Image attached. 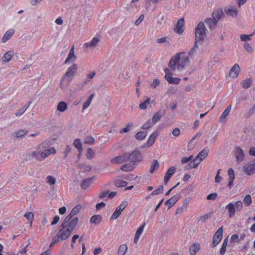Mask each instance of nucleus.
<instances>
[{"instance_id": "obj_43", "label": "nucleus", "mask_w": 255, "mask_h": 255, "mask_svg": "<svg viewBox=\"0 0 255 255\" xmlns=\"http://www.w3.org/2000/svg\"><path fill=\"white\" fill-rule=\"evenodd\" d=\"M243 201L247 206H250L252 203V199L251 196L250 194H248V195H246L244 198Z\"/></svg>"}, {"instance_id": "obj_20", "label": "nucleus", "mask_w": 255, "mask_h": 255, "mask_svg": "<svg viewBox=\"0 0 255 255\" xmlns=\"http://www.w3.org/2000/svg\"><path fill=\"white\" fill-rule=\"evenodd\" d=\"M185 54V52L183 51L176 53L171 57L168 64H179L181 56Z\"/></svg>"}, {"instance_id": "obj_29", "label": "nucleus", "mask_w": 255, "mask_h": 255, "mask_svg": "<svg viewBox=\"0 0 255 255\" xmlns=\"http://www.w3.org/2000/svg\"><path fill=\"white\" fill-rule=\"evenodd\" d=\"M14 32V30L12 29L7 30L2 39V42H6L12 37Z\"/></svg>"}, {"instance_id": "obj_4", "label": "nucleus", "mask_w": 255, "mask_h": 255, "mask_svg": "<svg viewBox=\"0 0 255 255\" xmlns=\"http://www.w3.org/2000/svg\"><path fill=\"white\" fill-rule=\"evenodd\" d=\"M223 238V227L218 229L213 238L212 248H215L221 241Z\"/></svg>"}, {"instance_id": "obj_25", "label": "nucleus", "mask_w": 255, "mask_h": 255, "mask_svg": "<svg viewBox=\"0 0 255 255\" xmlns=\"http://www.w3.org/2000/svg\"><path fill=\"white\" fill-rule=\"evenodd\" d=\"M102 221V217L100 215H94L90 219V222L91 224L98 225Z\"/></svg>"}, {"instance_id": "obj_48", "label": "nucleus", "mask_w": 255, "mask_h": 255, "mask_svg": "<svg viewBox=\"0 0 255 255\" xmlns=\"http://www.w3.org/2000/svg\"><path fill=\"white\" fill-rule=\"evenodd\" d=\"M94 155L95 152L93 150V149L91 148H88L87 149V153L86 155L87 158L90 159L94 156Z\"/></svg>"}, {"instance_id": "obj_41", "label": "nucleus", "mask_w": 255, "mask_h": 255, "mask_svg": "<svg viewBox=\"0 0 255 255\" xmlns=\"http://www.w3.org/2000/svg\"><path fill=\"white\" fill-rule=\"evenodd\" d=\"M253 82V80L251 78L246 79L243 82V87L245 89H248L250 88Z\"/></svg>"}, {"instance_id": "obj_19", "label": "nucleus", "mask_w": 255, "mask_h": 255, "mask_svg": "<svg viewBox=\"0 0 255 255\" xmlns=\"http://www.w3.org/2000/svg\"><path fill=\"white\" fill-rule=\"evenodd\" d=\"M204 22L207 24L211 30L214 29L216 27L218 23L217 22H215L214 19L212 18H206L204 20Z\"/></svg>"}, {"instance_id": "obj_17", "label": "nucleus", "mask_w": 255, "mask_h": 255, "mask_svg": "<svg viewBox=\"0 0 255 255\" xmlns=\"http://www.w3.org/2000/svg\"><path fill=\"white\" fill-rule=\"evenodd\" d=\"M228 174L229 175V183H228V186L230 189H231L234 184V180L235 178V175L234 173V171L233 169V168H230L229 169L228 171Z\"/></svg>"}, {"instance_id": "obj_36", "label": "nucleus", "mask_w": 255, "mask_h": 255, "mask_svg": "<svg viewBox=\"0 0 255 255\" xmlns=\"http://www.w3.org/2000/svg\"><path fill=\"white\" fill-rule=\"evenodd\" d=\"M159 167V162L157 160L154 159L152 161V164L151 165L150 173H153L155 170L158 169Z\"/></svg>"}, {"instance_id": "obj_13", "label": "nucleus", "mask_w": 255, "mask_h": 255, "mask_svg": "<svg viewBox=\"0 0 255 255\" xmlns=\"http://www.w3.org/2000/svg\"><path fill=\"white\" fill-rule=\"evenodd\" d=\"M235 154L236 159L238 161L241 162L244 159V153L243 150L240 147H236L235 149Z\"/></svg>"}, {"instance_id": "obj_60", "label": "nucleus", "mask_w": 255, "mask_h": 255, "mask_svg": "<svg viewBox=\"0 0 255 255\" xmlns=\"http://www.w3.org/2000/svg\"><path fill=\"white\" fill-rule=\"evenodd\" d=\"M60 238H59V237L58 236V235L57 234L54 238L53 239H52V241H51V243L50 245V247H52V246H53L56 243H58V242H59V240H60Z\"/></svg>"}, {"instance_id": "obj_61", "label": "nucleus", "mask_w": 255, "mask_h": 255, "mask_svg": "<svg viewBox=\"0 0 255 255\" xmlns=\"http://www.w3.org/2000/svg\"><path fill=\"white\" fill-rule=\"evenodd\" d=\"M50 154V152L49 149L47 150V152H40V158H41V161L48 157Z\"/></svg>"}, {"instance_id": "obj_28", "label": "nucleus", "mask_w": 255, "mask_h": 255, "mask_svg": "<svg viewBox=\"0 0 255 255\" xmlns=\"http://www.w3.org/2000/svg\"><path fill=\"white\" fill-rule=\"evenodd\" d=\"M155 21L157 23L160 25L165 23L166 19L163 13H159L158 15L155 18Z\"/></svg>"}, {"instance_id": "obj_34", "label": "nucleus", "mask_w": 255, "mask_h": 255, "mask_svg": "<svg viewBox=\"0 0 255 255\" xmlns=\"http://www.w3.org/2000/svg\"><path fill=\"white\" fill-rule=\"evenodd\" d=\"M74 146L78 150L79 152L81 153L82 151V143L79 138H76L74 140L73 142Z\"/></svg>"}, {"instance_id": "obj_15", "label": "nucleus", "mask_w": 255, "mask_h": 255, "mask_svg": "<svg viewBox=\"0 0 255 255\" xmlns=\"http://www.w3.org/2000/svg\"><path fill=\"white\" fill-rule=\"evenodd\" d=\"M15 56H16L17 58V54H16L15 55H14L13 54V52L12 51H9L3 55L2 59L3 62H8L12 58H13V59L14 60L15 58Z\"/></svg>"}, {"instance_id": "obj_40", "label": "nucleus", "mask_w": 255, "mask_h": 255, "mask_svg": "<svg viewBox=\"0 0 255 255\" xmlns=\"http://www.w3.org/2000/svg\"><path fill=\"white\" fill-rule=\"evenodd\" d=\"M128 250V247L126 245L123 244L120 246L118 250V255H125Z\"/></svg>"}, {"instance_id": "obj_12", "label": "nucleus", "mask_w": 255, "mask_h": 255, "mask_svg": "<svg viewBox=\"0 0 255 255\" xmlns=\"http://www.w3.org/2000/svg\"><path fill=\"white\" fill-rule=\"evenodd\" d=\"M209 152V150L208 147L204 148L199 152L197 155L193 159V161H195L198 158H199L200 161H203V159L208 156Z\"/></svg>"}, {"instance_id": "obj_24", "label": "nucleus", "mask_w": 255, "mask_h": 255, "mask_svg": "<svg viewBox=\"0 0 255 255\" xmlns=\"http://www.w3.org/2000/svg\"><path fill=\"white\" fill-rule=\"evenodd\" d=\"M200 246L199 243L192 244L189 248V252L191 255H196L197 253L199 251Z\"/></svg>"}, {"instance_id": "obj_16", "label": "nucleus", "mask_w": 255, "mask_h": 255, "mask_svg": "<svg viewBox=\"0 0 255 255\" xmlns=\"http://www.w3.org/2000/svg\"><path fill=\"white\" fill-rule=\"evenodd\" d=\"M76 57L74 54V46L70 49L69 53L68 55L67 58L66 59L64 64H66L67 63L74 62L75 61Z\"/></svg>"}, {"instance_id": "obj_51", "label": "nucleus", "mask_w": 255, "mask_h": 255, "mask_svg": "<svg viewBox=\"0 0 255 255\" xmlns=\"http://www.w3.org/2000/svg\"><path fill=\"white\" fill-rule=\"evenodd\" d=\"M153 123H152V122L151 123L150 120H149L142 126L141 128L142 129H148L153 126Z\"/></svg>"}, {"instance_id": "obj_35", "label": "nucleus", "mask_w": 255, "mask_h": 255, "mask_svg": "<svg viewBox=\"0 0 255 255\" xmlns=\"http://www.w3.org/2000/svg\"><path fill=\"white\" fill-rule=\"evenodd\" d=\"M147 132L144 131H140L135 134V137L136 139L138 140H141L145 138L146 136L147 135Z\"/></svg>"}, {"instance_id": "obj_3", "label": "nucleus", "mask_w": 255, "mask_h": 255, "mask_svg": "<svg viewBox=\"0 0 255 255\" xmlns=\"http://www.w3.org/2000/svg\"><path fill=\"white\" fill-rule=\"evenodd\" d=\"M142 160V157L140 152L137 149L134 150L130 154L128 153V161L132 163V165L135 164L137 162L141 161Z\"/></svg>"}, {"instance_id": "obj_45", "label": "nucleus", "mask_w": 255, "mask_h": 255, "mask_svg": "<svg viewBox=\"0 0 255 255\" xmlns=\"http://www.w3.org/2000/svg\"><path fill=\"white\" fill-rule=\"evenodd\" d=\"M78 167L79 168L83 169L84 171H89L92 169V166L81 163L78 164Z\"/></svg>"}, {"instance_id": "obj_23", "label": "nucleus", "mask_w": 255, "mask_h": 255, "mask_svg": "<svg viewBox=\"0 0 255 255\" xmlns=\"http://www.w3.org/2000/svg\"><path fill=\"white\" fill-rule=\"evenodd\" d=\"M158 133L157 131H155L151 133V134L150 135L148 141L146 143V146L147 147H150L152 146L153 143L155 142V140L156 138L158 136Z\"/></svg>"}, {"instance_id": "obj_53", "label": "nucleus", "mask_w": 255, "mask_h": 255, "mask_svg": "<svg viewBox=\"0 0 255 255\" xmlns=\"http://www.w3.org/2000/svg\"><path fill=\"white\" fill-rule=\"evenodd\" d=\"M128 203L127 201H124L120 205H119L117 209L122 212V211L125 209V208L128 206Z\"/></svg>"}, {"instance_id": "obj_58", "label": "nucleus", "mask_w": 255, "mask_h": 255, "mask_svg": "<svg viewBox=\"0 0 255 255\" xmlns=\"http://www.w3.org/2000/svg\"><path fill=\"white\" fill-rule=\"evenodd\" d=\"M94 141L95 139L93 137L91 136H87L85 137L84 139V143L92 144L94 142Z\"/></svg>"}, {"instance_id": "obj_27", "label": "nucleus", "mask_w": 255, "mask_h": 255, "mask_svg": "<svg viewBox=\"0 0 255 255\" xmlns=\"http://www.w3.org/2000/svg\"><path fill=\"white\" fill-rule=\"evenodd\" d=\"M231 109V105L229 106L223 112L222 115L220 118V122L221 123H224L226 122V118L229 115Z\"/></svg>"}, {"instance_id": "obj_30", "label": "nucleus", "mask_w": 255, "mask_h": 255, "mask_svg": "<svg viewBox=\"0 0 255 255\" xmlns=\"http://www.w3.org/2000/svg\"><path fill=\"white\" fill-rule=\"evenodd\" d=\"M67 109V104L64 101L60 102L57 106V109L60 112H64Z\"/></svg>"}, {"instance_id": "obj_11", "label": "nucleus", "mask_w": 255, "mask_h": 255, "mask_svg": "<svg viewBox=\"0 0 255 255\" xmlns=\"http://www.w3.org/2000/svg\"><path fill=\"white\" fill-rule=\"evenodd\" d=\"M184 18L180 19L176 24L174 31L178 34H181L184 31Z\"/></svg>"}, {"instance_id": "obj_26", "label": "nucleus", "mask_w": 255, "mask_h": 255, "mask_svg": "<svg viewBox=\"0 0 255 255\" xmlns=\"http://www.w3.org/2000/svg\"><path fill=\"white\" fill-rule=\"evenodd\" d=\"M225 11L227 15L234 17L237 15L238 10L237 8L231 7L225 8Z\"/></svg>"}, {"instance_id": "obj_44", "label": "nucleus", "mask_w": 255, "mask_h": 255, "mask_svg": "<svg viewBox=\"0 0 255 255\" xmlns=\"http://www.w3.org/2000/svg\"><path fill=\"white\" fill-rule=\"evenodd\" d=\"M163 185L159 186L158 188L151 193L150 195H158L162 193L163 192Z\"/></svg>"}, {"instance_id": "obj_6", "label": "nucleus", "mask_w": 255, "mask_h": 255, "mask_svg": "<svg viewBox=\"0 0 255 255\" xmlns=\"http://www.w3.org/2000/svg\"><path fill=\"white\" fill-rule=\"evenodd\" d=\"M166 111L163 108L159 110L153 116L152 119V123L155 124L159 122L161 118L165 115Z\"/></svg>"}, {"instance_id": "obj_50", "label": "nucleus", "mask_w": 255, "mask_h": 255, "mask_svg": "<svg viewBox=\"0 0 255 255\" xmlns=\"http://www.w3.org/2000/svg\"><path fill=\"white\" fill-rule=\"evenodd\" d=\"M234 205H235L236 211L239 212L241 211L243 207V202L241 200L236 202Z\"/></svg>"}, {"instance_id": "obj_63", "label": "nucleus", "mask_w": 255, "mask_h": 255, "mask_svg": "<svg viewBox=\"0 0 255 255\" xmlns=\"http://www.w3.org/2000/svg\"><path fill=\"white\" fill-rule=\"evenodd\" d=\"M217 196L218 194L216 193H213L209 194L207 197V199L208 200H214L216 199Z\"/></svg>"}, {"instance_id": "obj_2", "label": "nucleus", "mask_w": 255, "mask_h": 255, "mask_svg": "<svg viewBox=\"0 0 255 255\" xmlns=\"http://www.w3.org/2000/svg\"><path fill=\"white\" fill-rule=\"evenodd\" d=\"M206 28L203 22H200L195 28V42L201 44L204 38L206 37Z\"/></svg>"}, {"instance_id": "obj_37", "label": "nucleus", "mask_w": 255, "mask_h": 255, "mask_svg": "<svg viewBox=\"0 0 255 255\" xmlns=\"http://www.w3.org/2000/svg\"><path fill=\"white\" fill-rule=\"evenodd\" d=\"M151 102V99L149 97H147V99L143 102L141 103L139 105V108L142 110H144L147 108V106Z\"/></svg>"}, {"instance_id": "obj_57", "label": "nucleus", "mask_w": 255, "mask_h": 255, "mask_svg": "<svg viewBox=\"0 0 255 255\" xmlns=\"http://www.w3.org/2000/svg\"><path fill=\"white\" fill-rule=\"evenodd\" d=\"M133 124L132 123H129L127 125V127L125 128H124L123 129H121L120 131L121 133H124V132H128L130 130V129L129 128H131L133 126Z\"/></svg>"}, {"instance_id": "obj_18", "label": "nucleus", "mask_w": 255, "mask_h": 255, "mask_svg": "<svg viewBox=\"0 0 255 255\" xmlns=\"http://www.w3.org/2000/svg\"><path fill=\"white\" fill-rule=\"evenodd\" d=\"M94 178L95 176H93L83 179L81 184V188L84 190L87 189V188L92 184Z\"/></svg>"}, {"instance_id": "obj_10", "label": "nucleus", "mask_w": 255, "mask_h": 255, "mask_svg": "<svg viewBox=\"0 0 255 255\" xmlns=\"http://www.w3.org/2000/svg\"><path fill=\"white\" fill-rule=\"evenodd\" d=\"M176 171V168L174 166L170 167L167 171L164 178V182L165 184H167L168 181H169L171 177L174 174Z\"/></svg>"}, {"instance_id": "obj_14", "label": "nucleus", "mask_w": 255, "mask_h": 255, "mask_svg": "<svg viewBox=\"0 0 255 255\" xmlns=\"http://www.w3.org/2000/svg\"><path fill=\"white\" fill-rule=\"evenodd\" d=\"M99 41L100 40L99 38H98L97 37H94L91 41L85 43L83 46V47L87 49H92L95 47L98 44Z\"/></svg>"}, {"instance_id": "obj_8", "label": "nucleus", "mask_w": 255, "mask_h": 255, "mask_svg": "<svg viewBox=\"0 0 255 255\" xmlns=\"http://www.w3.org/2000/svg\"><path fill=\"white\" fill-rule=\"evenodd\" d=\"M245 172L248 175H251L255 172V163H249L244 165Z\"/></svg>"}, {"instance_id": "obj_38", "label": "nucleus", "mask_w": 255, "mask_h": 255, "mask_svg": "<svg viewBox=\"0 0 255 255\" xmlns=\"http://www.w3.org/2000/svg\"><path fill=\"white\" fill-rule=\"evenodd\" d=\"M134 168V167L133 166V165L125 164L121 166V169L124 171L128 172L132 171Z\"/></svg>"}, {"instance_id": "obj_42", "label": "nucleus", "mask_w": 255, "mask_h": 255, "mask_svg": "<svg viewBox=\"0 0 255 255\" xmlns=\"http://www.w3.org/2000/svg\"><path fill=\"white\" fill-rule=\"evenodd\" d=\"M128 182L122 180H117L115 181V185L117 187H122L127 186Z\"/></svg>"}, {"instance_id": "obj_49", "label": "nucleus", "mask_w": 255, "mask_h": 255, "mask_svg": "<svg viewBox=\"0 0 255 255\" xmlns=\"http://www.w3.org/2000/svg\"><path fill=\"white\" fill-rule=\"evenodd\" d=\"M82 208V206L80 204L77 205L75 206L71 210V212L74 215H76L78 213H79L80 210Z\"/></svg>"}, {"instance_id": "obj_46", "label": "nucleus", "mask_w": 255, "mask_h": 255, "mask_svg": "<svg viewBox=\"0 0 255 255\" xmlns=\"http://www.w3.org/2000/svg\"><path fill=\"white\" fill-rule=\"evenodd\" d=\"M189 55H186V53L185 55H182L181 56L180 60L181 62V64H186L190 62L189 60Z\"/></svg>"}, {"instance_id": "obj_31", "label": "nucleus", "mask_w": 255, "mask_h": 255, "mask_svg": "<svg viewBox=\"0 0 255 255\" xmlns=\"http://www.w3.org/2000/svg\"><path fill=\"white\" fill-rule=\"evenodd\" d=\"M166 80L168 81V82L169 83V84H178L179 83L180 81V79L178 78H175V77H173L171 76H168L167 78H166Z\"/></svg>"}, {"instance_id": "obj_32", "label": "nucleus", "mask_w": 255, "mask_h": 255, "mask_svg": "<svg viewBox=\"0 0 255 255\" xmlns=\"http://www.w3.org/2000/svg\"><path fill=\"white\" fill-rule=\"evenodd\" d=\"M198 44L199 43H196V42H195L194 46L189 51L188 55L190 56V57L192 58L194 57V55L196 54V52L199 49L198 46H197Z\"/></svg>"}, {"instance_id": "obj_52", "label": "nucleus", "mask_w": 255, "mask_h": 255, "mask_svg": "<svg viewBox=\"0 0 255 255\" xmlns=\"http://www.w3.org/2000/svg\"><path fill=\"white\" fill-rule=\"evenodd\" d=\"M122 212L121 211H119V210H118L117 208L115 212L112 214L111 220H116L118 219L119 216L121 215Z\"/></svg>"}, {"instance_id": "obj_7", "label": "nucleus", "mask_w": 255, "mask_h": 255, "mask_svg": "<svg viewBox=\"0 0 255 255\" xmlns=\"http://www.w3.org/2000/svg\"><path fill=\"white\" fill-rule=\"evenodd\" d=\"M77 70V65H72L68 69L67 72L64 74V76L72 79L75 75Z\"/></svg>"}, {"instance_id": "obj_21", "label": "nucleus", "mask_w": 255, "mask_h": 255, "mask_svg": "<svg viewBox=\"0 0 255 255\" xmlns=\"http://www.w3.org/2000/svg\"><path fill=\"white\" fill-rule=\"evenodd\" d=\"M240 71V68L239 65H234L233 67L231 69L229 73V75L230 77L233 78L237 77Z\"/></svg>"}, {"instance_id": "obj_1", "label": "nucleus", "mask_w": 255, "mask_h": 255, "mask_svg": "<svg viewBox=\"0 0 255 255\" xmlns=\"http://www.w3.org/2000/svg\"><path fill=\"white\" fill-rule=\"evenodd\" d=\"M79 219L78 217H75L67 225V228L62 229L60 226V229L57 233L61 240H65L67 239L71 234L78 224Z\"/></svg>"}, {"instance_id": "obj_9", "label": "nucleus", "mask_w": 255, "mask_h": 255, "mask_svg": "<svg viewBox=\"0 0 255 255\" xmlns=\"http://www.w3.org/2000/svg\"><path fill=\"white\" fill-rule=\"evenodd\" d=\"M224 13L222 9H218L215 10L212 14V18L214 19L215 22H218L219 20L224 16Z\"/></svg>"}, {"instance_id": "obj_5", "label": "nucleus", "mask_w": 255, "mask_h": 255, "mask_svg": "<svg viewBox=\"0 0 255 255\" xmlns=\"http://www.w3.org/2000/svg\"><path fill=\"white\" fill-rule=\"evenodd\" d=\"M128 161V153H125L121 155H119L113 158L111 162L114 164H120Z\"/></svg>"}, {"instance_id": "obj_56", "label": "nucleus", "mask_w": 255, "mask_h": 255, "mask_svg": "<svg viewBox=\"0 0 255 255\" xmlns=\"http://www.w3.org/2000/svg\"><path fill=\"white\" fill-rule=\"evenodd\" d=\"M47 182L50 185H54L56 182V179L51 175H48L46 177Z\"/></svg>"}, {"instance_id": "obj_62", "label": "nucleus", "mask_w": 255, "mask_h": 255, "mask_svg": "<svg viewBox=\"0 0 255 255\" xmlns=\"http://www.w3.org/2000/svg\"><path fill=\"white\" fill-rule=\"evenodd\" d=\"M145 223H144L143 224H142L140 227L137 230L136 232V233H135V235H137V236H140V235L141 234L143 230V229H144V227L145 226Z\"/></svg>"}, {"instance_id": "obj_33", "label": "nucleus", "mask_w": 255, "mask_h": 255, "mask_svg": "<svg viewBox=\"0 0 255 255\" xmlns=\"http://www.w3.org/2000/svg\"><path fill=\"white\" fill-rule=\"evenodd\" d=\"M228 242V237H226L223 242L222 247L220 249V255H224L226 251V247Z\"/></svg>"}, {"instance_id": "obj_64", "label": "nucleus", "mask_w": 255, "mask_h": 255, "mask_svg": "<svg viewBox=\"0 0 255 255\" xmlns=\"http://www.w3.org/2000/svg\"><path fill=\"white\" fill-rule=\"evenodd\" d=\"M160 83V81L158 79H154L152 83L150 84V87L153 89H155Z\"/></svg>"}, {"instance_id": "obj_22", "label": "nucleus", "mask_w": 255, "mask_h": 255, "mask_svg": "<svg viewBox=\"0 0 255 255\" xmlns=\"http://www.w3.org/2000/svg\"><path fill=\"white\" fill-rule=\"evenodd\" d=\"M226 208L228 210L229 217L232 218L235 215L236 211L234 204L232 202L230 203L226 206Z\"/></svg>"}, {"instance_id": "obj_54", "label": "nucleus", "mask_w": 255, "mask_h": 255, "mask_svg": "<svg viewBox=\"0 0 255 255\" xmlns=\"http://www.w3.org/2000/svg\"><path fill=\"white\" fill-rule=\"evenodd\" d=\"M72 220L70 219V218L68 216H66L62 224L61 225L62 226V229H65L67 227V225L69 224V223Z\"/></svg>"}, {"instance_id": "obj_47", "label": "nucleus", "mask_w": 255, "mask_h": 255, "mask_svg": "<svg viewBox=\"0 0 255 255\" xmlns=\"http://www.w3.org/2000/svg\"><path fill=\"white\" fill-rule=\"evenodd\" d=\"M31 156L33 158H35L38 161H41V158H40V151H32L31 153Z\"/></svg>"}, {"instance_id": "obj_39", "label": "nucleus", "mask_w": 255, "mask_h": 255, "mask_svg": "<svg viewBox=\"0 0 255 255\" xmlns=\"http://www.w3.org/2000/svg\"><path fill=\"white\" fill-rule=\"evenodd\" d=\"M27 132V131L26 130L22 129L19 130L18 131H15L13 133H12V136L14 137H20L24 135L25 134H26Z\"/></svg>"}, {"instance_id": "obj_55", "label": "nucleus", "mask_w": 255, "mask_h": 255, "mask_svg": "<svg viewBox=\"0 0 255 255\" xmlns=\"http://www.w3.org/2000/svg\"><path fill=\"white\" fill-rule=\"evenodd\" d=\"M254 35V33H252L250 35H247V34H242L240 36L241 40L243 41H246L248 40H250L251 39V36H253Z\"/></svg>"}, {"instance_id": "obj_59", "label": "nucleus", "mask_w": 255, "mask_h": 255, "mask_svg": "<svg viewBox=\"0 0 255 255\" xmlns=\"http://www.w3.org/2000/svg\"><path fill=\"white\" fill-rule=\"evenodd\" d=\"M191 200V198H190V197H188V198H186L185 199H184L183 202V204L182 206L183 208L186 209L187 207V206H188Z\"/></svg>"}]
</instances>
